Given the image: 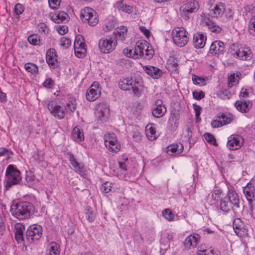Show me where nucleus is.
<instances>
[{
    "label": "nucleus",
    "mask_w": 255,
    "mask_h": 255,
    "mask_svg": "<svg viewBox=\"0 0 255 255\" xmlns=\"http://www.w3.org/2000/svg\"><path fill=\"white\" fill-rule=\"evenodd\" d=\"M33 205L28 202H20L12 205L10 211L12 215L19 220L29 218L34 212Z\"/></svg>",
    "instance_id": "f257e3e1"
},
{
    "label": "nucleus",
    "mask_w": 255,
    "mask_h": 255,
    "mask_svg": "<svg viewBox=\"0 0 255 255\" xmlns=\"http://www.w3.org/2000/svg\"><path fill=\"white\" fill-rule=\"evenodd\" d=\"M229 51L234 57L240 60H249L253 57L252 52L249 47L235 43L230 46Z\"/></svg>",
    "instance_id": "f03ea898"
},
{
    "label": "nucleus",
    "mask_w": 255,
    "mask_h": 255,
    "mask_svg": "<svg viewBox=\"0 0 255 255\" xmlns=\"http://www.w3.org/2000/svg\"><path fill=\"white\" fill-rule=\"evenodd\" d=\"M5 187L7 190L12 185L19 183L21 180L20 171L13 165H8L5 172Z\"/></svg>",
    "instance_id": "7ed1b4c3"
},
{
    "label": "nucleus",
    "mask_w": 255,
    "mask_h": 255,
    "mask_svg": "<svg viewBox=\"0 0 255 255\" xmlns=\"http://www.w3.org/2000/svg\"><path fill=\"white\" fill-rule=\"evenodd\" d=\"M80 18L84 23L90 26H96L99 22V17L97 12L90 7H85L80 11Z\"/></svg>",
    "instance_id": "20e7f679"
},
{
    "label": "nucleus",
    "mask_w": 255,
    "mask_h": 255,
    "mask_svg": "<svg viewBox=\"0 0 255 255\" xmlns=\"http://www.w3.org/2000/svg\"><path fill=\"white\" fill-rule=\"evenodd\" d=\"M117 44L118 41L115 36H107L100 39L99 47L102 53L109 54L116 49Z\"/></svg>",
    "instance_id": "39448f33"
},
{
    "label": "nucleus",
    "mask_w": 255,
    "mask_h": 255,
    "mask_svg": "<svg viewBox=\"0 0 255 255\" xmlns=\"http://www.w3.org/2000/svg\"><path fill=\"white\" fill-rule=\"evenodd\" d=\"M183 27H175L172 32V36L175 44L181 47L187 44L189 39Z\"/></svg>",
    "instance_id": "423d86ee"
},
{
    "label": "nucleus",
    "mask_w": 255,
    "mask_h": 255,
    "mask_svg": "<svg viewBox=\"0 0 255 255\" xmlns=\"http://www.w3.org/2000/svg\"><path fill=\"white\" fill-rule=\"evenodd\" d=\"M139 83L131 78L121 79L119 82V88L123 90H132L133 93L137 96L140 92L138 88Z\"/></svg>",
    "instance_id": "0eeeda50"
},
{
    "label": "nucleus",
    "mask_w": 255,
    "mask_h": 255,
    "mask_svg": "<svg viewBox=\"0 0 255 255\" xmlns=\"http://www.w3.org/2000/svg\"><path fill=\"white\" fill-rule=\"evenodd\" d=\"M42 228L38 225L30 226L26 231L25 239L29 243L38 240L42 235Z\"/></svg>",
    "instance_id": "6e6552de"
},
{
    "label": "nucleus",
    "mask_w": 255,
    "mask_h": 255,
    "mask_svg": "<svg viewBox=\"0 0 255 255\" xmlns=\"http://www.w3.org/2000/svg\"><path fill=\"white\" fill-rule=\"evenodd\" d=\"M104 138L105 146L108 150L115 153L120 150L121 145L115 133H107L105 135Z\"/></svg>",
    "instance_id": "1a4fd4ad"
},
{
    "label": "nucleus",
    "mask_w": 255,
    "mask_h": 255,
    "mask_svg": "<svg viewBox=\"0 0 255 255\" xmlns=\"http://www.w3.org/2000/svg\"><path fill=\"white\" fill-rule=\"evenodd\" d=\"M74 48L76 56L79 58H84L87 53L86 45L84 37L81 35L76 36L74 43Z\"/></svg>",
    "instance_id": "9d476101"
},
{
    "label": "nucleus",
    "mask_w": 255,
    "mask_h": 255,
    "mask_svg": "<svg viewBox=\"0 0 255 255\" xmlns=\"http://www.w3.org/2000/svg\"><path fill=\"white\" fill-rule=\"evenodd\" d=\"M100 95L99 84L97 82H94L87 90L86 98L88 101L93 102L97 100Z\"/></svg>",
    "instance_id": "9b49d317"
},
{
    "label": "nucleus",
    "mask_w": 255,
    "mask_h": 255,
    "mask_svg": "<svg viewBox=\"0 0 255 255\" xmlns=\"http://www.w3.org/2000/svg\"><path fill=\"white\" fill-rule=\"evenodd\" d=\"M244 143L243 138L238 134H233L228 138L227 146L231 150H237L240 148Z\"/></svg>",
    "instance_id": "f8f14e48"
},
{
    "label": "nucleus",
    "mask_w": 255,
    "mask_h": 255,
    "mask_svg": "<svg viewBox=\"0 0 255 255\" xmlns=\"http://www.w3.org/2000/svg\"><path fill=\"white\" fill-rule=\"evenodd\" d=\"M148 45V42L145 40H138L135 44L132 58L136 59L143 57L145 48Z\"/></svg>",
    "instance_id": "ddd939ff"
},
{
    "label": "nucleus",
    "mask_w": 255,
    "mask_h": 255,
    "mask_svg": "<svg viewBox=\"0 0 255 255\" xmlns=\"http://www.w3.org/2000/svg\"><path fill=\"white\" fill-rule=\"evenodd\" d=\"M244 193L248 201L250 208L253 207V202L255 201V187L252 183L249 182L244 187Z\"/></svg>",
    "instance_id": "4468645a"
},
{
    "label": "nucleus",
    "mask_w": 255,
    "mask_h": 255,
    "mask_svg": "<svg viewBox=\"0 0 255 255\" xmlns=\"http://www.w3.org/2000/svg\"><path fill=\"white\" fill-rule=\"evenodd\" d=\"M225 49V45L221 41H214L210 46L209 51L208 53L209 56H218L222 53Z\"/></svg>",
    "instance_id": "2eb2a0df"
},
{
    "label": "nucleus",
    "mask_w": 255,
    "mask_h": 255,
    "mask_svg": "<svg viewBox=\"0 0 255 255\" xmlns=\"http://www.w3.org/2000/svg\"><path fill=\"white\" fill-rule=\"evenodd\" d=\"M199 8V4L197 1H191L182 4L180 7V11L186 16L192 12H196Z\"/></svg>",
    "instance_id": "dca6fc26"
},
{
    "label": "nucleus",
    "mask_w": 255,
    "mask_h": 255,
    "mask_svg": "<svg viewBox=\"0 0 255 255\" xmlns=\"http://www.w3.org/2000/svg\"><path fill=\"white\" fill-rule=\"evenodd\" d=\"M48 108L55 118L60 120L64 118L65 112L60 106L54 103H51L48 105Z\"/></svg>",
    "instance_id": "f3484780"
},
{
    "label": "nucleus",
    "mask_w": 255,
    "mask_h": 255,
    "mask_svg": "<svg viewBox=\"0 0 255 255\" xmlns=\"http://www.w3.org/2000/svg\"><path fill=\"white\" fill-rule=\"evenodd\" d=\"M206 35L201 32L196 33L193 36V43L196 48H202L206 44Z\"/></svg>",
    "instance_id": "a211bd4d"
},
{
    "label": "nucleus",
    "mask_w": 255,
    "mask_h": 255,
    "mask_svg": "<svg viewBox=\"0 0 255 255\" xmlns=\"http://www.w3.org/2000/svg\"><path fill=\"white\" fill-rule=\"evenodd\" d=\"M47 64L52 68H55L57 66V59L55 49H49L47 50L46 55Z\"/></svg>",
    "instance_id": "6ab92c4d"
},
{
    "label": "nucleus",
    "mask_w": 255,
    "mask_h": 255,
    "mask_svg": "<svg viewBox=\"0 0 255 255\" xmlns=\"http://www.w3.org/2000/svg\"><path fill=\"white\" fill-rule=\"evenodd\" d=\"M233 226L235 232L238 236L242 237L247 234V230L244 228V224L240 219H235Z\"/></svg>",
    "instance_id": "aec40b11"
},
{
    "label": "nucleus",
    "mask_w": 255,
    "mask_h": 255,
    "mask_svg": "<svg viewBox=\"0 0 255 255\" xmlns=\"http://www.w3.org/2000/svg\"><path fill=\"white\" fill-rule=\"evenodd\" d=\"M200 239V237L198 234L190 235L185 239L184 245L188 249L194 248L197 246Z\"/></svg>",
    "instance_id": "412c9836"
},
{
    "label": "nucleus",
    "mask_w": 255,
    "mask_h": 255,
    "mask_svg": "<svg viewBox=\"0 0 255 255\" xmlns=\"http://www.w3.org/2000/svg\"><path fill=\"white\" fill-rule=\"evenodd\" d=\"M228 200L231 205H233L232 208L234 210L235 208L240 207V197L238 194L233 189H229L228 193Z\"/></svg>",
    "instance_id": "4be33fe9"
},
{
    "label": "nucleus",
    "mask_w": 255,
    "mask_h": 255,
    "mask_svg": "<svg viewBox=\"0 0 255 255\" xmlns=\"http://www.w3.org/2000/svg\"><path fill=\"white\" fill-rule=\"evenodd\" d=\"M143 69L149 76L154 79H157L162 74V71L158 68L152 66H145Z\"/></svg>",
    "instance_id": "5701e85b"
},
{
    "label": "nucleus",
    "mask_w": 255,
    "mask_h": 255,
    "mask_svg": "<svg viewBox=\"0 0 255 255\" xmlns=\"http://www.w3.org/2000/svg\"><path fill=\"white\" fill-rule=\"evenodd\" d=\"M226 11V5L224 3H217L211 9V15L214 17H218L223 15Z\"/></svg>",
    "instance_id": "b1692460"
},
{
    "label": "nucleus",
    "mask_w": 255,
    "mask_h": 255,
    "mask_svg": "<svg viewBox=\"0 0 255 255\" xmlns=\"http://www.w3.org/2000/svg\"><path fill=\"white\" fill-rule=\"evenodd\" d=\"M155 129V126L154 124H149L146 126L145 129V134L149 140L151 141L154 140L158 136Z\"/></svg>",
    "instance_id": "393cba45"
},
{
    "label": "nucleus",
    "mask_w": 255,
    "mask_h": 255,
    "mask_svg": "<svg viewBox=\"0 0 255 255\" xmlns=\"http://www.w3.org/2000/svg\"><path fill=\"white\" fill-rule=\"evenodd\" d=\"M127 0H119L115 4V6L123 12L131 13L133 12V7L127 4Z\"/></svg>",
    "instance_id": "a878e982"
},
{
    "label": "nucleus",
    "mask_w": 255,
    "mask_h": 255,
    "mask_svg": "<svg viewBox=\"0 0 255 255\" xmlns=\"http://www.w3.org/2000/svg\"><path fill=\"white\" fill-rule=\"evenodd\" d=\"M127 32V27L125 26H121L115 30L112 36H115L117 40L118 38L120 40L124 42L126 40Z\"/></svg>",
    "instance_id": "bb28decb"
},
{
    "label": "nucleus",
    "mask_w": 255,
    "mask_h": 255,
    "mask_svg": "<svg viewBox=\"0 0 255 255\" xmlns=\"http://www.w3.org/2000/svg\"><path fill=\"white\" fill-rule=\"evenodd\" d=\"M204 23L208 27V28L213 32L219 33L222 29L216 22H214L209 17H205Z\"/></svg>",
    "instance_id": "cd10ccee"
},
{
    "label": "nucleus",
    "mask_w": 255,
    "mask_h": 255,
    "mask_svg": "<svg viewBox=\"0 0 255 255\" xmlns=\"http://www.w3.org/2000/svg\"><path fill=\"white\" fill-rule=\"evenodd\" d=\"M67 155H68L70 163L74 168L75 171L79 173L83 172L84 166L77 161L74 155L71 152H68Z\"/></svg>",
    "instance_id": "c85d7f7f"
},
{
    "label": "nucleus",
    "mask_w": 255,
    "mask_h": 255,
    "mask_svg": "<svg viewBox=\"0 0 255 255\" xmlns=\"http://www.w3.org/2000/svg\"><path fill=\"white\" fill-rule=\"evenodd\" d=\"M235 105L238 111L241 113H247L252 106L249 102H247L244 101H237Z\"/></svg>",
    "instance_id": "c756f323"
},
{
    "label": "nucleus",
    "mask_w": 255,
    "mask_h": 255,
    "mask_svg": "<svg viewBox=\"0 0 255 255\" xmlns=\"http://www.w3.org/2000/svg\"><path fill=\"white\" fill-rule=\"evenodd\" d=\"M60 252L59 245L55 242H52L47 247L46 255H59Z\"/></svg>",
    "instance_id": "7c9ffc66"
},
{
    "label": "nucleus",
    "mask_w": 255,
    "mask_h": 255,
    "mask_svg": "<svg viewBox=\"0 0 255 255\" xmlns=\"http://www.w3.org/2000/svg\"><path fill=\"white\" fill-rule=\"evenodd\" d=\"M73 140L77 142H81L84 139V136L82 129L78 127H75L72 131Z\"/></svg>",
    "instance_id": "2f4dec72"
},
{
    "label": "nucleus",
    "mask_w": 255,
    "mask_h": 255,
    "mask_svg": "<svg viewBox=\"0 0 255 255\" xmlns=\"http://www.w3.org/2000/svg\"><path fill=\"white\" fill-rule=\"evenodd\" d=\"M183 146L182 144H172L167 147V152L169 154H179L183 150Z\"/></svg>",
    "instance_id": "473e14b6"
},
{
    "label": "nucleus",
    "mask_w": 255,
    "mask_h": 255,
    "mask_svg": "<svg viewBox=\"0 0 255 255\" xmlns=\"http://www.w3.org/2000/svg\"><path fill=\"white\" fill-rule=\"evenodd\" d=\"M68 15L64 11H60L57 13L53 14L51 16V19L55 23H60L67 19Z\"/></svg>",
    "instance_id": "72a5a7b5"
},
{
    "label": "nucleus",
    "mask_w": 255,
    "mask_h": 255,
    "mask_svg": "<svg viewBox=\"0 0 255 255\" xmlns=\"http://www.w3.org/2000/svg\"><path fill=\"white\" fill-rule=\"evenodd\" d=\"M197 254V255H221L220 252L218 250L204 249L201 246L198 248Z\"/></svg>",
    "instance_id": "f704fd0d"
},
{
    "label": "nucleus",
    "mask_w": 255,
    "mask_h": 255,
    "mask_svg": "<svg viewBox=\"0 0 255 255\" xmlns=\"http://www.w3.org/2000/svg\"><path fill=\"white\" fill-rule=\"evenodd\" d=\"M222 193V192L220 190H215L211 195H208L207 200L209 201L211 205L215 204L217 201L220 200V196Z\"/></svg>",
    "instance_id": "c9c22d12"
},
{
    "label": "nucleus",
    "mask_w": 255,
    "mask_h": 255,
    "mask_svg": "<svg viewBox=\"0 0 255 255\" xmlns=\"http://www.w3.org/2000/svg\"><path fill=\"white\" fill-rule=\"evenodd\" d=\"M166 112V108L165 106L154 107L152 110V115L156 118H159L164 116Z\"/></svg>",
    "instance_id": "e433bc0d"
},
{
    "label": "nucleus",
    "mask_w": 255,
    "mask_h": 255,
    "mask_svg": "<svg viewBox=\"0 0 255 255\" xmlns=\"http://www.w3.org/2000/svg\"><path fill=\"white\" fill-rule=\"evenodd\" d=\"M108 111V109L104 104H99L97 106L96 112V116L101 120L105 117L106 113Z\"/></svg>",
    "instance_id": "4c0bfd02"
},
{
    "label": "nucleus",
    "mask_w": 255,
    "mask_h": 255,
    "mask_svg": "<svg viewBox=\"0 0 255 255\" xmlns=\"http://www.w3.org/2000/svg\"><path fill=\"white\" fill-rule=\"evenodd\" d=\"M217 118L222 120L223 125L230 123L233 120L232 115L230 114L226 115L223 113L218 114Z\"/></svg>",
    "instance_id": "58836bf2"
},
{
    "label": "nucleus",
    "mask_w": 255,
    "mask_h": 255,
    "mask_svg": "<svg viewBox=\"0 0 255 255\" xmlns=\"http://www.w3.org/2000/svg\"><path fill=\"white\" fill-rule=\"evenodd\" d=\"M177 115L173 114L171 116L168 120V126L172 129H176L178 125V123L177 122Z\"/></svg>",
    "instance_id": "ea45409f"
},
{
    "label": "nucleus",
    "mask_w": 255,
    "mask_h": 255,
    "mask_svg": "<svg viewBox=\"0 0 255 255\" xmlns=\"http://www.w3.org/2000/svg\"><path fill=\"white\" fill-rule=\"evenodd\" d=\"M24 67L27 72L31 73L32 74H35L38 73V67L34 64L31 63H26Z\"/></svg>",
    "instance_id": "a19ab883"
},
{
    "label": "nucleus",
    "mask_w": 255,
    "mask_h": 255,
    "mask_svg": "<svg viewBox=\"0 0 255 255\" xmlns=\"http://www.w3.org/2000/svg\"><path fill=\"white\" fill-rule=\"evenodd\" d=\"M76 100L73 98H70L66 106V109H69L71 112H74L76 109Z\"/></svg>",
    "instance_id": "79ce46f5"
},
{
    "label": "nucleus",
    "mask_w": 255,
    "mask_h": 255,
    "mask_svg": "<svg viewBox=\"0 0 255 255\" xmlns=\"http://www.w3.org/2000/svg\"><path fill=\"white\" fill-rule=\"evenodd\" d=\"M28 42L33 45H38L40 43V39L37 34H31L27 38Z\"/></svg>",
    "instance_id": "37998d69"
},
{
    "label": "nucleus",
    "mask_w": 255,
    "mask_h": 255,
    "mask_svg": "<svg viewBox=\"0 0 255 255\" xmlns=\"http://www.w3.org/2000/svg\"><path fill=\"white\" fill-rule=\"evenodd\" d=\"M192 81L194 84L202 86L206 84V79L196 75L192 76Z\"/></svg>",
    "instance_id": "c03bdc74"
},
{
    "label": "nucleus",
    "mask_w": 255,
    "mask_h": 255,
    "mask_svg": "<svg viewBox=\"0 0 255 255\" xmlns=\"http://www.w3.org/2000/svg\"><path fill=\"white\" fill-rule=\"evenodd\" d=\"M162 215L168 221H173L175 218L174 214L169 209H165L162 211Z\"/></svg>",
    "instance_id": "a18cd8bd"
},
{
    "label": "nucleus",
    "mask_w": 255,
    "mask_h": 255,
    "mask_svg": "<svg viewBox=\"0 0 255 255\" xmlns=\"http://www.w3.org/2000/svg\"><path fill=\"white\" fill-rule=\"evenodd\" d=\"M231 204L229 203L228 201H226L225 199H221L220 202V208L224 212H228L230 210L231 208H232Z\"/></svg>",
    "instance_id": "49530a36"
},
{
    "label": "nucleus",
    "mask_w": 255,
    "mask_h": 255,
    "mask_svg": "<svg viewBox=\"0 0 255 255\" xmlns=\"http://www.w3.org/2000/svg\"><path fill=\"white\" fill-rule=\"evenodd\" d=\"M144 57L147 59H151L152 58L154 51L152 46L148 43V46H146L145 49Z\"/></svg>",
    "instance_id": "de8ad7c7"
},
{
    "label": "nucleus",
    "mask_w": 255,
    "mask_h": 255,
    "mask_svg": "<svg viewBox=\"0 0 255 255\" xmlns=\"http://www.w3.org/2000/svg\"><path fill=\"white\" fill-rule=\"evenodd\" d=\"M86 215L87 219L90 222H92L95 220V216L93 211L90 207H87L86 209Z\"/></svg>",
    "instance_id": "09e8293b"
},
{
    "label": "nucleus",
    "mask_w": 255,
    "mask_h": 255,
    "mask_svg": "<svg viewBox=\"0 0 255 255\" xmlns=\"http://www.w3.org/2000/svg\"><path fill=\"white\" fill-rule=\"evenodd\" d=\"M204 136L206 140H207V141L209 143H211L214 145H217L216 139L212 134L207 132L204 134Z\"/></svg>",
    "instance_id": "8fccbe9b"
},
{
    "label": "nucleus",
    "mask_w": 255,
    "mask_h": 255,
    "mask_svg": "<svg viewBox=\"0 0 255 255\" xmlns=\"http://www.w3.org/2000/svg\"><path fill=\"white\" fill-rule=\"evenodd\" d=\"M55 86V82L50 78L46 79L43 83V86L47 89H53Z\"/></svg>",
    "instance_id": "3c124183"
},
{
    "label": "nucleus",
    "mask_w": 255,
    "mask_h": 255,
    "mask_svg": "<svg viewBox=\"0 0 255 255\" xmlns=\"http://www.w3.org/2000/svg\"><path fill=\"white\" fill-rule=\"evenodd\" d=\"M249 31L251 34L255 36V15L250 20L249 24Z\"/></svg>",
    "instance_id": "603ef678"
},
{
    "label": "nucleus",
    "mask_w": 255,
    "mask_h": 255,
    "mask_svg": "<svg viewBox=\"0 0 255 255\" xmlns=\"http://www.w3.org/2000/svg\"><path fill=\"white\" fill-rule=\"evenodd\" d=\"M245 12L246 15L255 13V6L253 4H249L245 6Z\"/></svg>",
    "instance_id": "864d4df0"
},
{
    "label": "nucleus",
    "mask_w": 255,
    "mask_h": 255,
    "mask_svg": "<svg viewBox=\"0 0 255 255\" xmlns=\"http://www.w3.org/2000/svg\"><path fill=\"white\" fill-rule=\"evenodd\" d=\"M192 94L193 98L197 100H200L205 97V93L203 91H194Z\"/></svg>",
    "instance_id": "5fc2aeb1"
},
{
    "label": "nucleus",
    "mask_w": 255,
    "mask_h": 255,
    "mask_svg": "<svg viewBox=\"0 0 255 255\" xmlns=\"http://www.w3.org/2000/svg\"><path fill=\"white\" fill-rule=\"evenodd\" d=\"M112 184L109 182H106L101 186V190L106 193H109L112 188Z\"/></svg>",
    "instance_id": "6e6d98bb"
},
{
    "label": "nucleus",
    "mask_w": 255,
    "mask_h": 255,
    "mask_svg": "<svg viewBox=\"0 0 255 255\" xmlns=\"http://www.w3.org/2000/svg\"><path fill=\"white\" fill-rule=\"evenodd\" d=\"M48 3L50 8L53 9H57L61 3V0H48Z\"/></svg>",
    "instance_id": "4d7b16f0"
},
{
    "label": "nucleus",
    "mask_w": 255,
    "mask_h": 255,
    "mask_svg": "<svg viewBox=\"0 0 255 255\" xmlns=\"http://www.w3.org/2000/svg\"><path fill=\"white\" fill-rule=\"evenodd\" d=\"M32 158L37 163H39L44 160L43 154L38 152H34Z\"/></svg>",
    "instance_id": "13d9d810"
},
{
    "label": "nucleus",
    "mask_w": 255,
    "mask_h": 255,
    "mask_svg": "<svg viewBox=\"0 0 255 255\" xmlns=\"http://www.w3.org/2000/svg\"><path fill=\"white\" fill-rule=\"evenodd\" d=\"M61 45L65 48H68L71 44V40L67 37H63L60 40Z\"/></svg>",
    "instance_id": "bf43d9fd"
},
{
    "label": "nucleus",
    "mask_w": 255,
    "mask_h": 255,
    "mask_svg": "<svg viewBox=\"0 0 255 255\" xmlns=\"http://www.w3.org/2000/svg\"><path fill=\"white\" fill-rule=\"evenodd\" d=\"M194 110L195 113V116L196 118L197 121L199 122L201 120V118L200 117L201 112V107L200 106L194 104L193 105Z\"/></svg>",
    "instance_id": "052dcab7"
},
{
    "label": "nucleus",
    "mask_w": 255,
    "mask_h": 255,
    "mask_svg": "<svg viewBox=\"0 0 255 255\" xmlns=\"http://www.w3.org/2000/svg\"><path fill=\"white\" fill-rule=\"evenodd\" d=\"M24 11V6L20 3H17L14 6V12L17 15L21 14Z\"/></svg>",
    "instance_id": "680f3d73"
},
{
    "label": "nucleus",
    "mask_w": 255,
    "mask_h": 255,
    "mask_svg": "<svg viewBox=\"0 0 255 255\" xmlns=\"http://www.w3.org/2000/svg\"><path fill=\"white\" fill-rule=\"evenodd\" d=\"M24 230V226L21 224H17L15 225V235L23 234V231Z\"/></svg>",
    "instance_id": "e2e57ef3"
},
{
    "label": "nucleus",
    "mask_w": 255,
    "mask_h": 255,
    "mask_svg": "<svg viewBox=\"0 0 255 255\" xmlns=\"http://www.w3.org/2000/svg\"><path fill=\"white\" fill-rule=\"evenodd\" d=\"M211 126L213 128H216L223 126V124L221 119L217 118L211 122Z\"/></svg>",
    "instance_id": "0e129e2a"
},
{
    "label": "nucleus",
    "mask_w": 255,
    "mask_h": 255,
    "mask_svg": "<svg viewBox=\"0 0 255 255\" xmlns=\"http://www.w3.org/2000/svg\"><path fill=\"white\" fill-rule=\"evenodd\" d=\"M57 31L60 35H64L68 32V28L66 25H61L57 28Z\"/></svg>",
    "instance_id": "69168bd1"
},
{
    "label": "nucleus",
    "mask_w": 255,
    "mask_h": 255,
    "mask_svg": "<svg viewBox=\"0 0 255 255\" xmlns=\"http://www.w3.org/2000/svg\"><path fill=\"white\" fill-rule=\"evenodd\" d=\"M37 27L40 32H43L44 33L47 32L48 27L44 23H40L38 24Z\"/></svg>",
    "instance_id": "338daca9"
},
{
    "label": "nucleus",
    "mask_w": 255,
    "mask_h": 255,
    "mask_svg": "<svg viewBox=\"0 0 255 255\" xmlns=\"http://www.w3.org/2000/svg\"><path fill=\"white\" fill-rule=\"evenodd\" d=\"M226 12V16L229 20H236L234 17V12L231 9H227Z\"/></svg>",
    "instance_id": "774afa93"
}]
</instances>
